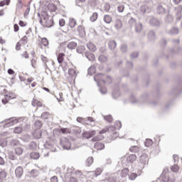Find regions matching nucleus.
<instances>
[{
  "label": "nucleus",
  "mask_w": 182,
  "mask_h": 182,
  "mask_svg": "<svg viewBox=\"0 0 182 182\" xmlns=\"http://www.w3.org/2000/svg\"><path fill=\"white\" fill-rule=\"evenodd\" d=\"M173 157L174 163H177V161H178V155L174 154Z\"/></svg>",
  "instance_id": "bf43d9fd"
},
{
  "label": "nucleus",
  "mask_w": 182,
  "mask_h": 182,
  "mask_svg": "<svg viewBox=\"0 0 182 182\" xmlns=\"http://www.w3.org/2000/svg\"><path fill=\"white\" fill-rule=\"evenodd\" d=\"M35 126H39V127H42V122L41 121L38 120L35 122Z\"/></svg>",
  "instance_id": "13d9d810"
},
{
  "label": "nucleus",
  "mask_w": 182,
  "mask_h": 182,
  "mask_svg": "<svg viewBox=\"0 0 182 182\" xmlns=\"http://www.w3.org/2000/svg\"><path fill=\"white\" fill-rule=\"evenodd\" d=\"M21 56H22L23 58H25V59L29 58V54H28V52H26V51H25L24 53H23V54L21 55Z\"/></svg>",
  "instance_id": "3c124183"
},
{
  "label": "nucleus",
  "mask_w": 182,
  "mask_h": 182,
  "mask_svg": "<svg viewBox=\"0 0 182 182\" xmlns=\"http://www.w3.org/2000/svg\"><path fill=\"white\" fill-rule=\"evenodd\" d=\"M50 181H51V182H58V176H53V177L50 178Z\"/></svg>",
  "instance_id": "5fc2aeb1"
},
{
  "label": "nucleus",
  "mask_w": 182,
  "mask_h": 182,
  "mask_svg": "<svg viewBox=\"0 0 182 182\" xmlns=\"http://www.w3.org/2000/svg\"><path fill=\"white\" fill-rule=\"evenodd\" d=\"M47 8L50 12H56L58 11V7L53 4H48Z\"/></svg>",
  "instance_id": "f3484780"
},
{
  "label": "nucleus",
  "mask_w": 182,
  "mask_h": 182,
  "mask_svg": "<svg viewBox=\"0 0 182 182\" xmlns=\"http://www.w3.org/2000/svg\"><path fill=\"white\" fill-rule=\"evenodd\" d=\"M98 16H99V14H97V13L96 12L93 13L90 18L91 22H95V21H97Z\"/></svg>",
  "instance_id": "cd10ccee"
},
{
  "label": "nucleus",
  "mask_w": 182,
  "mask_h": 182,
  "mask_svg": "<svg viewBox=\"0 0 182 182\" xmlns=\"http://www.w3.org/2000/svg\"><path fill=\"white\" fill-rule=\"evenodd\" d=\"M23 131V129L21 127H16L14 128V133H15L16 134H21Z\"/></svg>",
  "instance_id": "c85d7f7f"
},
{
  "label": "nucleus",
  "mask_w": 182,
  "mask_h": 182,
  "mask_svg": "<svg viewBox=\"0 0 182 182\" xmlns=\"http://www.w3.org/2000/svg\"><path fill=\"white\" fill-rule=\"evenodd\" d=\"M178 170H180V167H178V165H173L172 167H171V171L173 172V173H177L178 172Z\"/></svg>",
  "instance_id": "e433bc0d"
},
{
  "label": "nucleus",
  "mask_w": 182,
  "mask_h": 182,
  "mask_svg": "<svg viewBox=\"0 0 182 182\" xmlns=\"http://www.w3.org/2000/svg\"><path fill=\"white\" fill-rule=\"evenodd\" d=\"M18 24H19L21 26L23 27V26H25L26 25V23H25V21H20L18 22Z\"/></svg>",
  "instance_id": "680f3d73"
},
{
  "label": "nucleus",
  "mask_w": 182,
  "mask_h": 182,
  "mask_svg": "<svg viewBox=\"0 0 182 182\" xmlns=\"http://www.w3.org/2000/svg\"><path fill=\"white\" fill-rule=\"evenodd\" d=\"M22 44L21 42L18 41L16 45V50H21V46H22Z\"/></svg>",
  "instance_id": "a18cd8bd"
},
{
  "label": "nucleus",
  "mask_w": 182,
  "mask_h": 182,
  "mask_svg": "<svg viewBox=\"0 0 182 182\" xmlns=\"http://www.w3.org/2000/svg\"><path fill=\"white\" fill-rule=\"evenodd\" d=\"M60 146L63 147L65 150H70V147H72V144L67 138H63L60 140Z\"/></svg>",
  "instance_id": "7ed1b4c3"
},
{
  "label": "nucleus",
  "mask_w": 182,
  "mask_h": 182,
  "mask_svg": "<svg viewBox=\"0 0 182 182\" xmlns=\"http://www.w3.org/2000/svg\"><path fill=\"white\" fill-rule=\"evenodd\" d=\"M117 9L118 12H123V11H124V6H119Z\"/></svg>",
  "instance_id": "603ef678"
},
{
  "label": "nucleus",
  "mask_w": 182,
  "mask_h": 182,
  "mask_svg": "<svg viewBox=\"0 0 182 182\" xmlns=\"http://www.w3.org/2000/svg\"><path fill=\"white\" fill-rule=\"evenodd\" d=\"M40 48L42 49L43 46H49V41L46 38H42L41 39L40 43H38Z\"/></svg>",
  "instance_id": "6e6552de"
},
{
  "label": "nucleus",
  "mask_w": 182,
  "mask_h": 182,
  "mask_svg": "<svg viewBox=\"0 0 182 182\" xmlns=\"http://www.w3.org/2000/svg\"><path fill=\"white\" fill-rule=\"evenodd\" d=\"M116 41H110L109 43V49H111V50H113V49H116Z\"/></svg>",
  "instance_id": "7c9ffc66"
},
{
  "label": "nucleus",
  "mask_w": 182,
  "mask_h": 182,
  "mask_svg": "<svg viewBox=\"0 0 182 182\" xmlns=\"http://www.w3.org/2000/svg\"><path fill=\"white\" fill-rule=\"evenodd\" d=\"M15 173L16 177L20 178V177H22L23 174V168H22V166L17 167L15 170Z\"/></svg>",
  "instance_id": "9d476101"
},
{
  "label": "nucleus",
  "mask_w": 182,
  "mask_h": 182,
  "mask_svg": "<svg viewBox=\"0 0 182 182\" xmlns=\"http://www.w3.org/2000/svg\"><path fill=\"white\" fill-rule=\"evenodd\" d=\"M31 65L32 68H33L34 69H36V68H38V58H32L31 60Z\"/></svg>",
  "instance_id": "4be33fe9"
},
{
  "label": "nucleus",
  "mask_w": 182,
  "mask_h": 182,
  "mask_svg": "<svg viewBox=\"0 0 182 182\" xmlns=\"http://www.w3.org/2000/svg\"><path fill=\"white\" fill-rule=\"evenodd\" d=\"M85 57L87 58V59H88V60H90V62H95V60H96V57H95V54L87 51L85 53Z\"/></svg>",
  "instance_id": "0eeeda50"
},
{
  "label": "nucleus",
  "mask_w": 182,
  "mask_h": 182,
  "mask_svg": "<svg viewBox=\"0 0 182 182\" xmlns=\"http://www.w3.org/2000/svg\"><path fill=\"white\" fill-rule=\"evenodd\" d=\"M33 136L34 137V139H41V137H42V131L41 130H35Z\"/></svg>",
  "instance_id": "a211bd4d"
},
{
  "label": "nucleus",
  "mask_w": 182,
  "mask_h": 182,
  "mask_svg": "<svg viewBox=\"0 0 182 182\" xmlns=\"http://www.w3.org/2000/svg\"><path fill=\"white\" fill-rule=\"evenodd\" d=\"M5 97H6V99H8L9 100H11L12 99H16V95H15V93H14V92H9L5 95Z\"/></svg>",
  "instance_id": "6ab92c4d"
},
{
  "label": "nucleus",
  "mask_w": 182,
  "mask_h": 182,
  "mask_svg": "<svg viewBox=\"0 0 182 182\" xmlns=\"http://www.w3.org/2000/svg\"><path fill=\"white\" fill-rule=\"evenodd\" d=\"M42 18L40 22L45 28H51L53 26V18H50L48 14V12L43 11L41 13Z\"/></svg>",
  "instance_id": "f257e3e1"
},
{
  "label": "nucleus",
  "mask_w": 182,
  "mask_h": 182,
  "mask_svg": "<svg viewBox=\"0 0 182 182\" xmlns=\"http://www.w3.org/2000/svg\"><path fill=\"white\" fill-rule=\"evenodd\" d=\"M139 163L142 164V166H146L149 163V158L146 155H142L140 157Z\"/></svg>",
  "instance_id": "ddd939ff"
},
{
  "label": "nucleus",
  "mask_w": 182,
  "mask_h": 182,
  "mask_svg": "<svg viewBox=\"0 0 182 182\" xmlns=\"http://www.w3.org/2000/svg\"><path fill=\"white\" fill-rule=\"evenodd\" d=\"M14 32H18L19 31V26H18V24H14Z\"/></svg>",
  "instance_id": "4d7b16f0"
},
{
  "label": "nucleus",
  "mask_w": 182,
  "mask_h": 182,
  "mask_svg": "<svg viewBox=\"0 0 182 182\" xmlns=\"http://www.w3.org/2000/svg\"><path fill=\"white\" fill-rule=\"evenodd\" d=\"M104 21L105 23H112V16H110L109 14L105 15Z\"/></svg>",
  "instance_id": "5701e85b"
},
{
  "label": "nucleus",
  "mask_w": 182,
  "mask_h": 182,
  "mask_svg": "<svg viewBox=\"0 0 182 182\" xmlns=\"http://www.w3.org/2000/svg\"><path fill=\"white\" fill-rule=\"evenodd\" d=\"M87 48L90 50V52H96L97 50V48L95 43L90 42L87 43Z\"/></svg>",
  "instance_id": "9b49d317"
},
{
  "label": "nucleus",
  "mask_w": 182,
  "mask_h": 182,
  "mask_svg": "<svg viewBox=\"0 0 182 182\" xmlns=\"http://www.w3.org/2000/svg\"><path fill=\"white\" fill-rule=\"evenodd\" d=\"M94 136H96V130L85 131L82 134V137L87 139H92Z\"/></svg>",
  "instance_id": "20e7f679"
},
{
  "label": "nucleus",
  "mask_w": 182,
  "mask_h": 182,
  "mask_svg": "<svg viewBox=\"0 0 182 182\" xmlns=\"http://www.w3.org/2000/svg\"><path fill=\"white\" fill-rule=\"evenodd\" d=\"M70 181V182H77V179L75 178L71 177V178H70V181Z\"/></svg>",
  "instance_id": "774afa93"
},
{
  "label": "nucleus",
  "mask_w": 182,
  "mask_h": 182,
  "mask_svg": "<svg viewBox=\"0 0 182 182\" xmlns=\"http://www.w3.org/2000/svg\"><path fill=\"white\" fill-rule=\"evenodd\" d=\"M0 164L1 166H4V164H5V161L4 160V158L0 156Z\"/></svg>",
  "instance_id": "338daca9"
},
{
  "label": "nucleus",
  "mask_w": 182,
  "mask_h": 182,
  "mask_svg": "<svg viewBox=\"0 0 182 182\" xmlns=\"http://www.w3.org/2000/svg\"><path fill=\"white\" fill-rule=\"evenodd\" d=\"M68 75L70 77H74V76H76V70L75 68H69Z\"/></svg>",
  "instance_id": "b1692460"
},
{
  "label": "nucleus",
  "mask_w": 182,
  "mask_h": 182,
  "mask_svg": "<svg viewBox=\"0 0 182 182\" xmlns=\"http://www.w3.org/2000/svg\"><path fill=\"white\" fill-rule=\"evenodd\" d=\"M128 161H130L131 163H133V161H136V155H130L128 157Z\"/></svg>",
  "instance_id": "a19ab883"
},
{
  "label": "nucleus",
  "mask_w": 182,
  "mask_h": 182,
  "mask_svg": "<svg viewBox=\"0 0 182 182\" xmlns=\"http://www.w3.org/2000/svg\"><path fill=\"white\" fill-rule=\"evenodd\" d=\"M77 31L80 36H85V35H86V31H85V27L83 26H78Z\"/></svg>",
  "instance_id": "2eb2a0df"
},
{
  "label": "nucleus",
  "mask_w": 182,
  "mask_h": 182,
  "mask_svg": "<svg viewBox=\"0 0 182 182\" xmlns=\"http://www.w3.org/2000/svg\"><path fill=\"white\" fill-rule=\"evenodd\" d=\"M9 158L10 159V160H16V156H15L14 152H9Z\"/></svg>",
  "instance_id": "c03bdc74"
},
{
  "label": "nucleus",
  "mask_w": 182,
  "mask_h": 182,
  "mask_svg": "<svg viewBox=\"0 0 182 182\" xmlns=\"http://www.w3.org/2000/svg\"><path fill=\"white\" fill-rule=\"evenodd\" d=\"M76 20L75 18H70L68 25L70 28H75L76 26Z\"/></svg>",
  "instance_id": "393cba45"
},
{
  "label": "nucleus",
  "mask_w": 182,
  "mask_h": 182,
  "mask_svg": "<svg viewBox=\"0 0 182 182\" xmlns=\"http://www.w3.org/2000/svg\"><path fill=\"white\" fill-rule=\"evenodd\" d=\"M145 146L146 147H150V146H153V141L151 139H146L145 141Z\"/></svg>",
  "instance_id": "ea45409f"
},
{
  "label": "nucleus",
  "mask_w": 182,
  "mask_h": 182,
  "mask_svg": "<svg viewBox=\"0 0 182 182\" xmlns=\"http://www.w3.org/2000/svg\"><path fill=\"white\" fill-rule=\"evenodd\" d=\"M109 132V127H106L99 132V134H105V133H107Z\"/></svg>",
  "instance_id": "79ce46f5"
},
{
  "label": "nucleus",
  "mask_w": 182,
  "mask_h": 182,
  "mask_svg": "<svg viewBox=\"0 0 182 182\" xmlns=\"http://www.w3.org/2000/svg\"><path fill=\"white\" fill-rule=\"evenodd\" d=\"M105 120H107V122H112L113 120V118H112V116H106L105 117Z\"/></svg>",
  "instance_id": "6e6d98bb"
},
{
  "label": "nucleus",
  "mask_w": 182,
  "mask_h": 182,
  "mask_svg": "<svg viewBox=\"0 0 182 182\" xmlns=\"http://www.w3.org/2000/svg\"><path fill=\"white\" fill-rule=\"evenodd\" d=\"M91 164H93V157H89L86 160V166H87V167H90Z\"/></svg>",
  "instance_id": "473e14b6"
},
{
  "label": "nucleus",
  "mask_w": 182,
  "mask_h": 182,
  "mask_svg": "<svg viewBox=\"0 0 182 182\" xmlns=\"http://www.w3.org/2000/svg\"><path fill=\"white\" fill-rule=\"evenodd\" d=\"M32 106L34 107H42L43 105L42 104V102L36 100V98H33L32 100Z\"/></svg>",
  "instance_id": "f8f14e48"
},
{
  "label": "nucleus",
  "mask_w": 182,
  "mask_h": 182,
  "mask_svg": "<svg viewBox=\"0 0 182 182\" xmlns=\"http://www.w3.org/2000/svg\"><path fill=\"white\" fill-rule=\"evenodd\" d=\"M6 43V41L4 38H2V37H0V43L1 45H4V43Z\"/></svg>",
  "instance_id": "69168bd1"
},
{
  "label": "nucleus",
  "mask_w": 182,
  "mask_h": 182,
  "mask_svg": "<svg viewBox=\"0 0 182 182\" xmlns=\"http://www.w3.org/2000/svg\"><path fill=\"white\" fill-rule=\"evenodd\" d=\"M95 149H96V150H103V149H105V144L100 142H97L95 144Z\"/></svg>",
  "instance_id": "412c9836"
},
{
  "label": "nucleus",
  "mask_w": 182,
  "mask_h": 182,
  "mask_svg": "<svg viewBox=\"0 0 182 182\" xmlns=\"http://www.w3.org/2000/svg\"><path fill=\"white\" fill-rule=\"evenodd\" d=\"M8 73H9V75H15V71H14V70H12V69H9Z\"/></svg>",
  "instance_id": "e2e57ef3"
},
{
  "label": "nucleus",
  "mask_w": 182,
  "mask_h": 182,
  "mask_svg": "<svg viewBox=\"0 0 182 182\" xmlns=\"http://www.w3.org/2000/svg\"><path fill=\"white\" fill-rule=\"evenodd\" d=\"M76 46H77V43L75 41H71L68 44L67 48L72 50L76 49Z\"/></svg>",
  "instance_id": "aec40b11"
},
{
  "label": "nucleus",
  "mask_w": 182,
  "mask_h": 182,
  "mask_svg": "<svg viewBox=\"0 0 182 182\" xmlns=\"http://www.w3.org/2000/svg\"><path fill=\"white\" fill-rule=\"evenodd\" d=\"M53 132H57L60 134H72V129L70 128L55 129Z\"/></svg>",
  "instance_id": "39448f33"
},
{
  "label": "nucleus",
  "mask_w": 182,
  "mask_h": 182,
  "mask_svg": "<svg viewBox=\"0 0 182 182\" xmlns=\"http://www.w3.org/2000/svg\"><path fill=\"white\" fill-rule=\"evenodd\" d=\"M141 170H138L136 173H130L129 178V180H136V178H137L138 176H141Z\"/></svg>",
  "instance_id": "1a4fd4ad"
},
{
  "label": "nucleus",
  "mask_w": 182,
  "mask_h": 182,
  "mask_svg": "<svg viewBox=\"0 0 182 182\" xmlns=\"http://www.w3.org/2000/svg\"><path fill=\"white\" fill-rule=\"evenodd\" d=\"M33 80H34L33 77H30L27 79V83H32Z\"/></svg>",
  "instance_id": "052dcab7"
},
{
  "label": "nucleus",
  "mask_w": 182,
  "mask_h": 182,
  "mask_svg": "<svg viewBox=\"0 0 182 182\" xmlns=\"http://www.w3.org/2000/svg\"><path fill=\"white\" fill-rule=\"evenodd\" d=\"M95 72H96V68L95 67H90L88 69V73H90L92 75V73H95Z\"/></svg>",
  "instance_id": "49530a36"
},
{
  "label": "nucleus",
  "mask_w": 182,
  "mask_h": 182,
  "mask_svg": "<svg viewBox=\"0 0 182 182\" xmlns=\"http://www.w3.org/2000/svg\"><path fill=\"white\" fill-rule=\"evenodd\" d=\"M103 172V170L100 168H97L95 173V176H100L102 174V173Z\"/></svg>",
  "instance_id": "37998d69"
},
{
  "label": "nucleus",
  "mask_w": 182,
  "mask_h": 182,
  "mask_svg": "<svg viewBox=\"0 0 182 182\" xmlns=\"http://www.w3.org/2000/svg\"><path fill=\"white\" fill-rule=\"evenodd\" d=\"M1 102L3 105H6V103L9 102V100L6 99V97H4V98L1 100Z\"/></svg>",
  "instance_id": "864d4df0"
},
{
  "label": "nucleus",
  "mask_w": 182,
  "mask_h": 182,
  "mask_svg": "<svg viewBox=\"0 0 182 182\" xmlns=\"http://www.w3.org/2000/svg\"><path fill=\"white\" fill-rule=\"evenodd\" d=\"M65 19H63V18L60 19V21H59L60 26H65Z\"/></svg>",
  "instance_id": "de8ad7c7"
},
{
  "label": "nucleus",
  "mask_w": 182,
  "mask_h": 182,
  "mask_svg": "<svg viewBox=\"0 0 182 182\" xmlns=\"http://www.w3.org/2000/svg\"><path fill=\"white\" fill-rule=\"evenodd\" d=\"M101 92L103 94V95H105V93H107V90L106 89V88H104V87H102V88H101Z\"/></svg>",
  "instance_id": "0e129e2a"
},
{
  "label": "nucleus",
  "mask_w": 182,
  "mask_h": 182,
  "mask_svg": "<svg viewBox=\"0 0 182 182\" xmlns=\"http://www.w3.org/2000/svg\"><path fill=\"white\" fill-rule=\"evenodd\" d=\"M160 178L161 181H164V182H171V180H170V175L166 171H164L161 173Z\"/></svg>",
  "instance_id": "423d86ee"
},
{
  "label": "nucleus",
  "mask_w": 182,
  "mask_h": 182,
  "mask_svg": "<svg viewBox=\"0 0 182 182\" xmlns=\"http://www.w3.org/2000/svg\"><path fill=\"white\" fill-rule=\"evenodd\" d=\"M104 137L102 135H98L94 136L92 139L91 141H100L101 140H103Z\"/></svg>",
  "instance_id": "bb28decb"
},
{
  "label": "nucleus",
  "mask_w": 182,
  "mask_h": 182,
  "mask_svg": "<svg viewBox=\"0 0 182 182\" xmlns=\"http://www.w3.org/2000/svg\"><path fill=\"white\" fill-rule=\"evenodd\" d=\"M77 53H83L85 52V46H80L77 48Z\"/></svg>",
  "instance_id": "4c0bfd02"
},
{
  "label": "nucleus",
  "mask_w": 182,
  "mask_h": 182,
  "mask_svg": "<svg viewBox=\"0 0 182 182\" xmlns=\"http://www.w3.org/2000/svg\"><path fill=\"white\" fill-rule=\"evenodd\" d=\"M19 42H21L23 45H26V43H28V37L26 36H24Z\"/></svg>",
  "instance_id": "58836bf2"
},
{
  "label": "nucleus",
  "mask_w": 182,
  "mask_h": 182,
  "mask_svg": "<svg viewBox=\"0 0 182 182\" xmlns=\"http://www.w3.org/2000/svg\"><path fill=\"white\" fill-rule=\"evenodd\" d=\"M122 21L120 20H117L115 21V24H114V28H116V29H120V28H122Z\"/></svg>",
  "instance_id": "c756f323"
},
{
  "label": "nucleus",
  "mask_w": 182,
  "mask_h": 182,
  "mask_svg": "<svg viewBox=\"0 0 182 182\" xmlns=\"http://www.w3.org/2000/svg\"><path fill=\"white\" fill-rule=\"evenodd\" d=\"M30 157H31V159H33V160H38V159H39V157H40L39 153L32 152L30 154Z\"/></svg>",
  "instance_id": "a878e982"
},
{
  "label": "nucleus",
  "mask_w": 182,
  "mask_h": 182,
  "mask_svg": "<svg viewBox=\"0 0 182 182\" xmlns=\"http://www.w3.org/2000/svg\"><path fill=\"white\" fill-rule=\"evenodd\" d=\"M95 80H97V82H103V83H106L107 82H112V78L104 74L100 73L95 76Z\"/></svg>",
  "instance_id": "f03ea898"
},
{
  "label": "nucleus",
  "mask_w": 182,
  "mask_h": 182,
  "mask_svg": "<svg viewBox=\"0 0 182 182\" xmlns=\"http://www.w3.org/2000/svg\"><path fill=\"white\" fill-rule=\"evenodd\" d=\"M98 60L102 63H105V62H107V57L105 55H100L98 58Z\"/></svg>",
  "instance_id": "2f4dec72"
},
{
  "label": "nucleus",
  "mask_w": 182,
  "mask_h": 182,
  "mask_svg": "<svg viewBox=\"0 0 182 182\" xmlns=\"http://www.w3.org/2000/svg\"><path fill=\"white\" fill-rule=\"evenodd\" d=\"M11 4V0H3L0 1V6H5V5H9Z\"/></svg>",
  "instance_id": "f704fd0d"
},
{
  "label": "nucleus",
  "mask_w": 182,
  "mask_h": 182,
  "mask_svg": "<svg viewBox=\"0 0 182 182\" xmlns=\"http://www.w3.org/2000/svg\"><path fill=\"white\" fill-rule=\"evenodd\" d=\"M65 53H59L58 56H57V60L58 63L62 64L63 63V61L65 60Z\"/></svg>",
  "instance_id": "dca6fc26"
},
{
  "label": "nucleus",
  "mask_w": 182,
  "mask_h": 182,
  "mask_svg": "<svg viewBox=\"0 0 182 182\" xmlns=\"http://www.w3.org/2000/svg\"><path fill=\"white\" fill-rule=\"evenodd\" d=\"M71 129V134H80L82 133V129L79 127H73L70 128Z\"/></svg>",
  "instance_id": "4468645a"
},
{
  "label": "nucleus",
  "mask_w": 182,
  "mask_h": 182,
  "mask_svg": "<svg viewBox=\"0 0 182 182\" xmlns=\"http://www.w3.org/2000/svg\"><path fill=\"white\" fill-rule=\"evenodd\" d=\"M6 178V171H1L0 172V180H5Z\"/></svg>",
  "instance_id": "c9c22d12"
},
{
  "label": "nucleus",
  "mask_w": 182,
  "mask_h": 182,
  "mask_svg": "<svg viewBox=\"0 0 182 182\" xmlns=\"http://www.w3.org/2000/svg\"><path fill=\"white\" fill-rule=\"evenodd\" d=\"M41 60H43V62H44V63H46L48 62V58L47 57H45V55H41Z\"/></svg>",
  "instance_id": "09e8293b"
},
{
  "label": "nucleus",
  "mask_w": 182,
  "mask_h": 182,
  "mask_svg": "<svg viewBox=\"0 0 182 182\" xmlns=\"http://www.w3.org/2000/svg\"><path fill=\"white\" fill-rule=\"evenodd\" d=\"M142 26L141 24H137L136 26V32H140L141 31Z\"/></svg>",
  "instance_id": "8fccbe9b"
},
{
  "label": "nucleus",
  "mask_w": 182,
  "mask_h": 182,
  "mask_svg": "<svg viewBox=\"0 0 182 182\" xmlns=\"http://www.w3.org/2000/svg\"><path fill=\"white\" fill-rule=\"evenodd\" d=\"M15 151H16V154H17V156H21V154H22V153H23V149H22V148H21V147H16L15 149Z\"/></svg>",
  "instance_id": "72a5a7b5"
}]
</instances>
